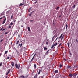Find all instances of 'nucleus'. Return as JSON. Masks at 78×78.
I'll return each instance as SVG.
<instances>
[{"label": "nucleus", "mask_w": 78, "mask_h": 78, "mask_svg": "<svg viewBox=\"0 0 78 78\" xmlns=\"http://www.w3.org/2000/svg\"><path fill=\"white\" fill-rule=\"evenodd\" d=\"M15 67L16 69H19L20 67V64H17V62H16L15 64Z\"/></svg>", "instance_id": "nucleus-1"}, {"label": "nucleus", "mask_w": 78, "mask_h": 78, "mask_svg": "<svg viewBox=\"0 0 78 78\" xmlns=\"http://www.w3.org/2000/svg\"><path fill=\"white\" fill-rule=\"evenodd\" d=\"M25 4H26V3L25 2H22V3L20 4V6H23V5H25Z\"/></svg>", "instance_id": "nucleus-2"}, {"label": "nucleus", "mask_w": 78, "mask_h": 78, "mask_svg": "<svg viewBox=\"0 0 78 78\" xmlns=\"http://www.w3.org/2000/svg\"><path fill=\"white\" fill-rule=\"evenodd\" d=\"M67 69H68L69 70H70L72 69L71 68V66H67Z\"/></svg>", "instance_id": "nucleus-3"}, {"label": "nucleus", "mask_w": 78, "mask_h": 78, "mask_svg": "<svg viewBox=\"0 0 78 78\" xmlns=\"http://www.w3.org/2000/svg\"><path fill=\"white\" fill-rule=\"evenodd\" d=\"M5 17V19H4V20L3 23H2V24H4V23H5V22H6V17Z\"/></svg>", "instance_id": "nucleus-4"}, {"label": "nucleus", "mask_w": 78, "mask_h": 78, "mask_svg": "<svg viewBox=\"0 0 78 78\" xmlns=\"http://www.w3.org/2000/svg\"><path fill=\"white\" fill-rule=\"evenodd\" d=\"M11 64L12 67H14V62H12Z\"/></svg>", "instance_id": "nucleus-5"}, {"label": "nucleus", "mask_w": 78, "mask_h": 78, "mask_svg": "<svg viewBox=\"0 0 78 78\" xmlns=\"http://www.w3.org/2000/svg\"><path fill=\"white\" fill-rule=\"evenodd\" d=\"M55 44H53V45H52V47H51V48H55Z\"/></svg>", "instance_id": "nucleus-6"}, {"label": "nucleus", "mask_w": 78, "mask_h": 78, "mask_svg": "<svg viewBox=\"0 0 78 78\" xmlns=\"http://www.w3.org/2000/svg\"><path fill=\"white\" fill-rule=\"evenodd\" d=\"M10 72V69H9L8 72L6 73V75H8V74Z\"/></svg>", "instance_id": "nucleus-7"}, {"label": "nucleus", "mask_w": 78, "mask_h": 78, "mask_svg": "<svg viewBox=\"0 0 78 78\" xmlns=\"http://www.w3.org/2000/svg\"><path fill=\"white\" fill-rule=\"evenodd\" d=\"M15 50H16V53L19 55V52L18 51V50H17V49L15 48Z\"/></svg>", "instance_id": "nucleus-8"}, {"label": "nucleus", "mask_w": 78, "mask_h": 78, "mask_svg": "<svg viewBox=\"0 0 78 78\" xmlns=\"http://www.w3.org/2000/svg\"><path fill=\"white\" fill-rule=\"evenodd\" d=\"M41 71H42V69H39V71L38 73V75H39V74H40V73H41Z\"/></svg>", "instance_id": "nucleus-9"}, {"label": "nucleus", "mask_w": 78, "mask_h": 78, "mask_svg": "<svg viewBox=\"0 0 78 78\" xmlns=\"http://www.w3.org/2000/svg\"><path fill=\"white\" fill-rule=\"evenodd\" d=\"M36 56V54H35L34 55L33 57L32 58L31 60V61H33V59H34V56Z\"/></svg>", "instance_id": "nucleus-10"}, {"label": "nucleus", "mask_w": 78, "mask_h": 78, "mask_svg": "<svg viewBox=\"0 0 78 78\" xmlns=\"http://www.w3.org/2000/svg\"><path fill=\"white\" fill-rule=\"evenodd\" d=\"M76 75H77L76 73H75L73 75V76L74 77V76H76Z\"/></svg>", "instance_id": "nucleus-11"}, {"label": "nucleus", "mask_w": 78, "mask_h": 78, "mask_svg": "<svg viewBox=\"0 0 78 78\" xmlns=\"http://www.w3.org/2000/svg\"><path fill=\"white\" fill-rule=\"evenodd\" d=\"M62 35H63V34H62L60 37H58V39H61V38L62 37Z\"/></svg>", "instance_id": "nucleus-12"}, {"label": "nucleus", "mask_w": 78, "mask_h": 78, "mask_svg": "<svg viewBox=\"0 0 78 78\" xmlns=\"http://www.w3.org/2000/svg\"><path fill=\"white\" fill-rule=\"evenodd\" d=\"M69 76H70V78H72V76H73V75H72V74H69Z\"/></svg>", "instance_id": "nucleus-13"}, {"label": "nucleus", "mask_w": 78, "mask_h": 78, "mask_svg": "<svg viewBox=\"0 0 78 78\" xmlns=\"http://www.w3.org/2000/svg\"><path fill=\"white\" fill-rule=\"evenodd\" d=\"M61 46H62V43H60L59 45L57 47V48H59V47H61Z\"/></svg>", "instance_id": "nucleus-14"}, {"label": "nucleus", "mask_w": 78, "mask_h": 78, "mask_svg": "<svg viewBox=\"0 0 78 78\" xmlns=\"http://www.w3.org/2000/svg\"><path fill=\"white\" fill-rule=\"evenodd\" d=\"M55 73H58V70H56L54 71Z\"/></svg>", "instance_id": "nucleus-15"}, {"label": "nucleus", "mask_w": 78, "mask_h": 78, "mask_svg": "<svg viewBox=\"0 0 78 78\" xmlns=\"http://www.w3.org/2000/svg\"><path fill=\"white\" fill-rule=\"evenodd\" d=\"M47 50V47H44V50Z\"/></svg>", "instance_id": "nucleus-16"}, {"label": "nucleus", "mask_w": 78, "mask_h": 78, "mask_svg": "<svg viewBox=\"0 0 78 78\" xmlns=\"http://www.w3.org/2000/svg\"><path fill=\"white\" fill-rule=\"evenodd\" d=\"M27 29L28 31H30V27H27Z\"/></svg>", "instance_id": "nucleus-17"}, {"label": "nucleus", "mask_w": 78, "mask_h": 78, "mask_svg": "<svg viewBox=\"0 0 78 78\" xmlns=\"http://www.w3.org/2000/svg\"><path fill=\"white\" fill-rule=\"evenodd\" d=\"M48 51H49V50H48V51L45 53V54L46 55H48Z\"/></svg>", "instance_id": "nucleus-18"}, {"label": "nucleus", "mask_w": 78, "mask_h": 78, "mask_svg": "<svg viewBox=\"0 0 78 78\" xmlns=\"http://www.w3.org/2000/svg\"><path fill=\"white\" fill-rule=\"evenodd\" d=\"M56 10H59V7H57L56 9Z\"/></svg>", "instance_id": "nucleus-19"}, {"label": "nucleus", "mask_w": 78, "mask_h": 78, "mask_svg": "<svg viewBox=\"0 0 78 78\" xmlns=\"http://www.w3.org/2000/svg\"><path fill=\"white\" fill-rule=\"evenodd\" d=\"M68 47H69L70 46V42H68L67 43Z\"/></svg>", "instance_id": "nucleus-20"}, {"label": "nucleus", "mask_w": 78, "mask_h": 78, "mask_svg": "<svg viewBox=\"0 0 78 78\" xmlns=\"http://www.w3.org/2000/svg\"><path fill=\"white\" fill-rule=\"evenodd\" d=\"M31 10V7H30L29 9L28 12H30Z\"/></svg>", "instance_id": "nucleus-21"}, {"label": "nucleus", "mask_w": 78, "mask_h": 78, "mask_svg": "<svg viewBox=\"0 0 78 78\" xmlns=\"http://www.w3.org/2000/svg\"><path fill=\"white\" fill-rule=\"evenodd\" d=\"M8 51H5L4 54L5 55H6V54H8Z\"/></svg>", "instance_id": "nucleus-22"}, {"label": "nucleus", "mask_w": 78, "mask_h": 78, "mask_svg": "<svg viewBox=\"0 0 78 78\" xmlns=\"http://www.w3.org/2000/svg\"><path fill=\"white\" fill-rule=\"evenodd\" d=\"M19 46H20V47H22V44H19Z\"/></svg>", "instance_id": "nucleus-23"}, {"label": "nucleus", "mask_w": 78, "mask_h": 78, "mask_svg": "<svg viewBox=\"0 0 78 78\" xmlns=\"http://www.w3.org/2000/svg\"><path fill=\"white\" fill-rule=\"evenodd\" d=\"M66 30H67V28L68 27V25L67 24H66Z\"/></svg>", "instance_id": "nucleus-24"}, {"label": "nucleus", "mask_w": 78, "mask_h": 78, "mask_svg": "<svg viewBox=\"0 0 78 78\" xmlns=\"http://www.w3.org/2000/svg\"><path fill=\"white\" fill-rule=\"evenodd\" d=\"M9 33L8 32H6L5 33V35H6V34H8Z\"/></svg>", "instance_id": "nucleus-25"}, {"label": "nucleus", "mask_w": 78, "mask_h": 78, "mask_svg": "<svg viewBox=\"0 0 78 78\" xmlns=\"http://www.w3.org/2000/svg\"><path fill=\"white\" fill-rule=\"evenodd\" d=\"M19 40L17 42V43H16V45H18V44H19Z\"/></svg>", "instance_id": "nucleus-26"}, {"label": "nucleus", "mask_w": 78, "mask_h": 78, "mask_svg": "<svg viewBox=\"0 0 78 78\" xmlns=\"http://www.w3.org/2000/svg\"><path fill=\"white\" fill-rule=\"evenodd\" d=\"M12 18H13V14H12L11 15V18L12 19Z\"/></svg>", "instance_id": "nucleus-27"}, {"label": "nucleus", "mask_w": 78, "mask_h": 78, "mask_svg": "<svg viewBox=\"0 0 78 78\" xmlns=\"http://www.w3.org/2000/svg\"><path fill=\"white\" fill-rule=\"evenodd\" d=\"M72 8H75V5L73 6Z\"/></svg>", "instance_id": "nucleus-28"}, {"label": "nucleus", "mask_w": 78, "mask_h": 78, "mask_svg": "<svg viewBox=\"0 0 78 78\" xmlns=\"http://www.w3.org/2000/svg\"><path fill=\"white\" fill-rule=\"evenodd\" d=\"M34 67L35 69H36V64L34 65Z\"/></svg>", "instance_id": "nucleus-29"}, {"label": "nucleus", "mask_w": 78, "mask_h": 78, "mask_svg": "<svg viewBox=\"0 0 78 78\" xmlns=\"http://www.w3.org/2000/svg\"><path fill=\"white\" fill-rule=\"evenodd\" d=\"M46 44L47 45H48V42L47 41L46 42Z\"/></svg>", "instance_id": "nucleus-30"}, {"label": "nucleus", "mask_w": 78, "mask_h": 78, "mask_svg": "<svg viewBox=\"0 0 78 78\" xmlns=\"http://www.w3.org/2000/svg\"><path fill=\"white\" fill-rule=\"evenodd\" d=\"M3 64V63L2 62H1L0 63V66H2V65Z\"/></svg>", "instance_id": "nucleus-31"}, {"label": "nucleus", "mask_w": 78, "mask_h": 78, "mask_svg": "<svg viewBox=\"0 0 78 78\" xmlns=\"http://www.w3.org/2000/svg\"><path fill=\"white\" fill-rule=\"evenodd\" d=\"M37 0H35V2H34L35 4H36V3H37Z\"/></svg>", "instance_id": "nucleus-32"}, {"label": "nucleus", "mask_w": 78, "mask_h": 78, "mask_svg": "<svg viewBox=\"0 0 78 78\" xmlns=\"http://www.w3.org/2000/svg\"><path fill=\"white\" fill-rule=\"evenodd\" d=\"M29 17H31V14L30 13L29 15Z\"/></svg>", "instance_id": "nucleus-33"}, {"label": "nucleus", "mask_w": 78, "mask_h": 78, "mask_svg": "<svg viewBox=\"0 0 78 78\" xmlns=\"http://www.w3.org/2000/svg\"><path fill=\"white\" fill-rule=\"evenodd\" d=\"M64 38V35L62 37L61 40H62Z\"/></svg>", "instance_id": "nucleus-34"}, {"label": "nucleus", "mask_w": 78, "mask_h": 78, "mask_svg": "<svg viewBox=\"0 0 78 78\" xmlns=\"http://www.w3.org/2000/svg\"><path fill=\"white\" fill-rule=\"evenodd\" d=\"M60 67H62V65L61 64H60L59 65Z\"/></svg>", "instance_id": "nucleus-35"}, {"label": "nucleus", "mask_w": 78, "mask_h": 78, "mask_svg": "<svg viewBox=\"0 0 78 78\" xmlns=\"http://www.w3.org/2000/svg\"><path fill=\"white\" fill-rule=\"evenodd\" d=\"M10 25H13V23H12V22L11 23Z\"/></svg>", "instance_id": "nucleus-36"}, {"label": "nucleus", "mask_w": 78, "mask_h": 78, "mask_svg": "<svg viewBox=\"0 0 78 78\" xmlns=\"http://www.w3.org/2000/svg\"><path fill=\"white\" fill-rule=\"evenodd\" d=\"M3 17H5V16L3 17H1L0 18V20H1V19H2Z\"/></svg>", "instance_id": "nucleus-37"}, {"label": "nucleus", "mask_w": 78, "mask_h": 78, "mask_svg": "<svg viewBox=\"0 0 78 78\" xmlns=\"http://www.w3.org/2000/svg\"><path fill=\"white\" fill-rule=\"evenodd\" d=\"M3 41V39L1 40L0 41V42H2Z\"/></svg>", "instance_id": "nucleus-38"}, {"label": "nucleus", "mask_w": 78, "mask_h": 78, "mask_svg": "<svg viewBox=\"0 0 78 78\" xmlns=\"http://www.w3.org/2000/svg\"><path fill=\"white\" fill-rule=\"evenodd\" d=\"M3 27H2L0 30V31H2V30H3Z\"/></svg>", "instance_id": "nucleus-39"}, {"label": "nucleus", "mask_w": 78, "mask_h": 78, "mask_svg": "<svg viewBox=\"0 0 78 78\" xmlns=\"http://www.w3.org/2000/svg\"><path fill=\"white\" fill-rule=\"evenodd\" d=\"M54 37H55V36H54L52 38V41L53 40H54Z\"/></svg>", "instance_id": "nucleus-40"}, {"label": "nucleus", "mask_w": 78, "mask_h": 78, "mask_svg": "<svg viewBox=\"0 0 78 78\" xmlns=\"http://www.w3.org/2000/svg\"><path fill=\"white\" fill-rule=\"evenodd\" d=\"M37 77L36 76H34V78H37Z\"/></svg>", "instance_id": "nucleus-41"}, {"label": "nucleus", "mask_w": 78, "mask_h": 78, "mask_svg": "<svg viewBox=\"0 0 78 78\" xmlns=\"http://www.w3.org/2000/svg\"><path fill=\"white\" fill-rule=\"evenodd\" d=\"M64 61H66L67 59L66 58H64Z\"/></svg>", "instance_id": "nucleus-42"}, {"label": "nucleus", "mask_w": 78, "mask_h": 78, "mask_svg": "<svg viewBox=\"0 0 78 78\" xmlns=\"http://www.w3.org/2000/svg\"><path fill=\"white\" fill-rule=\"evenodd\" d=\"M57 43H56L55 44V46H56L57 45Z\"/></svg>", "instance_id": "nucleus-43"}, {"label": "nucleus", "mask_w": 78, "mask_h": 78, "mask_svg": "<svg viewBox=\"0 0 78 78\" xmlns=\"http://www.w3.org/2000/svg\"><path fill=\"white\" fill-rule=\"evenodd\" d=\"M11 28V26H9V28Z\"/></svg>", "instance_id": "nucleus-44"}, {"label": "nucleus", "mask_w": 78, "mask_h": 78, "mask_svg": "<svg viewBox=\"0 0 78 78\" xmlns=\"http://www.w3.org/2000/svg\"><path fill=\"white\" fill-rule=\"evenodd\" d=\"M69 55H72V54L70 52H69Z\"/></svg>", "instance_id": "nucleus-45"}, {"label": "nucleus", "mask_w": 78, "mask_h": 78, "mask_svg": "<svg viewBox=\"0 0 78 78\" xmlns=\"http://www.w3.org/2000/svg\"><path fill=\"white\" fill-rule=\"evenodd\" d=\"M35 76L37 77V74L35 75Z\"/></svg>", "instance_id": "nucleus-46"}, {"label": "nucleus", "mask_w": 78, "mask_h": 78, "mask_svg": "<svg viewBox=\"0 0 78 78\" xmlns=\"http://www.w3.org/2000/svg\"><path fill=\"white\" fill-rule=\"evenodd\" d=\"M7 59H9V57H8L7 58Z\"/></svg>", "instance_id": "nucleus-47"}, {"label": "nucleus", "mask_w": 78, "mask_h": 78, "mask_svg": "<svg viewBox=\"0 0 78 78\" xmlns=\"http://www.w3.org/2000/svg\"><path fill=\"white\" fill-rule=\"evenodd\" d=\"M5 29H3V30H2V31H4V30H5Z\"/></svg>", "instance_id": "nucleus-48"}, {"label": "nucleus", "mask_w": 78, "mask_h": 78, "mask_svg": "<svg viewBox=\"0 0 78 78\" xmlns=\"http://www.w3.org/2000/svg\"><path fill=\"white\" fill-rule=\"evenodd\" d=\"M57 39H58V38H57L56 39V40H55V41H57Z\"/></svg>", "instance_id": "nucleus-49"}, {"label": "nucleus", "mask_w": 78, "mask_h": 78, "mask_svg": "<svg viewBox=\"0 0 78 78\" xmlns=\"http://www.w3.org/2000/svg\"><path fill=\"white\" fill-rule=\"evenodd\" d=\"M57 52H58V50L56 51L55 52L56 53H57Z\"/></svg>", "instance_id": "nucleus-50"}, {"label": "nucleus", "mask_w": 78, "mask_h": 78, "mask_svg": "<svg viewBox=\"0 0 78 78\" xmlns=\"http://www.w3.org/2000/svg\"><path fill=\"white\" fill-rule=\"evenodd\" d=\"M35 61H37V58L35 59Z\"/></svg>", "instance_id": "nucleus-51"}, {"label": "nucleus", "mask_w": 78, "mask_h": 78, "mask_svg": "<svg viewBox=\"0 0 78 78\" xmlns=\"http://www.w3.org/2000/svg\"><path fill=\"white\" fill-rule=\"evenodd\" d=\"M76 41H77V43H78V40H77V39H76Z\"/></svg>", "instance_id": "nucleus-52"}, {"label": "nucleus", "mask_w": 78, "mask_h": 78, "mask_svg": "<svg viewBox=\"0 0 78 78\" xmlns=\"http://www.w3.org/2000/svg\"><path fill=\"white\" fill-rule=\"evenodd\" d=\"M21 27H23V25H21Z\"/></svg>", "instance_id": "nucleus-53"}, {"label": "nucleus", "mask_w": 78, "mask_h": 78, "mask_svg": "<svg viewBox=\"0 0 78 78\" xmlns=\"http://www.w3.org/2000/svg\"><path fill=\"white\" fill-rule=\"evenodd\" d=\"M30 22H33V20H31L30 21Z\"/></svg>", "instance_id": "nucleus-54"}, {"label": "nucleus", "mask_w": 78, "mask_h": 78, "mask_svg": "<svg viewBox=\"0 0 78 78\" xmlns=\"http://www.w3.org/2000/svg\"><path fill=\"white\" fill-rule=\"evenodd\" d=\"M76 68H77V69H78V66H76Z\"/></svg>", "instance_id": "nucleus-55"}, {"label": "nucleus", "mask_w": 78, "mask_h": 78, "mask_svg": "<svg viewBox=\"0 0 78 78\" xmlns=\"http://www.w3.org/2000/svg\"><path fill=\"white\" fill-rule=\"evenodd\" d=\"M63 48V47H61V48Z\"/></svg>", "instance_id": "nucleus-56"}, {"label": "nucleus", "mask_w": 78, "mask_h": 78, "mask_svg": "<svg viewBox=\"0 0 78 78\" xmlns=\"http://www.w3.org/2000/svg\"><path fill=\"white\" fill-rule=\"evenodd\" d=\"M61 17V15L59 17L60 18Z\"/></svg>", "instance_id": "nucleus-57"}, {"label": "nucleus", "mask_w": 78, "mask_h": 78, "mask_svg": "<svg viewBox=\"0 0 78 78\" xmlns=\"http://www.w3.org/2000/svg\"><path fill=\"white\" fill-rule=\"evenodd\" d=\"M27 3H28V2H29L28 1H27Z\"/></svg>", "instance_id": "nucleus-58"}, {"label": "nucleus", "mask_w": 78, "mask_h": 78, "mask_svg": "<svg viewBox=\"0 0 78 78\" xmlns=\"http://www.w3.org/2000/svg\"><path fill=\"white\" fill-rule=\"evenodd\" d=\"M25 0H23V2H25Z\"/></svg>", "instance_id": "nucleus-59"}, {"label": "nucleus", "mask_w": 78, "mask_h": 78, "mask_svg": "<svg viewBox=\"0 0 78 78\" xmlns=\"http://www.w3.org/2000/svg\"><path fill=\"white\" fill-rule=\"evenodd\" d=\"M32 13H33V12H31V13H30V14H32Z\"/></svg>", "instance_id": "nucleus-60"}, {"label": "nucleus", "mask_w": 78, "mask_h": 78, "mask_svg": "<svg viewBox=\"0 0 78 78\" xmlns=\"http://www.w3.org/2000/svg\"><path fill=\"white\" fill-rule=\"evenodd\" d=\"M11 45H12V42L11 43Z\"/></svg>", "instance_id": "nucleus-61"}, {"label": "nucleus", "mask_w": 78, "mask_h": 78, "mask_svg": "<svg viewBox=\"0 0 78 78\" xmlns=\"http://www.w3.org/2000/svg\"><path fill=\"white\" fill-rule=\"evenodd\" d=\"M2 55V54H0V55L1 56Z\"/></svg>", "instance_id": "nucleus-62"}, {"label": "nucleus", "mask_w": 78, "mask_h": 78, "mask_svg": "<svg viewBox=\"0 0 78 78\" xmlns=\"http://www.w3.org/2000/svg\"><path fill=\"white\" fill-rule=\"evenodd\" d=\"M16 22V21H14V22Z\"/></svg>", "instance_id": "nucleus-63"}, {"label": "nucleus", "mask_w": 78, "mask_h": 78, "mask_svg": "<svg viewBox=\"0 0 78 78\" xmlns=\"http://www.w3.org/2000/svg\"><path fill=\"white\" fill-rule=\"evenodd\" d=\"M43 76H44V75H43Z\"/></svg>", "instance_id": "nucleus-64"}]
</instances>
